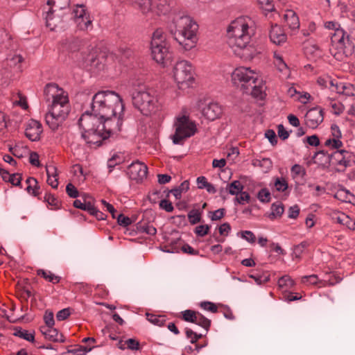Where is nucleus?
<instances>
[{
	"label": "nucleus",
	"instance_id": "obj_29",
	"mask_svg": "<svg viewBox=\"0 0 355 355\" xmlns=\"http://www.w3.org/2000/svg\"><path fill=\"white\" fill-rule=\"evenodd\" d=\"M37 275L38 276L43 277L45 280L53 284L59 283L61 279L60 277L55 275L49 270H45L43 269L37 270Z\"/></svg>",
	"mask_w": 355,
	"mask_h": 355
},
{
	"label": "nucleus",
	"instance_id": "obj_35",
	"mask_svg": "<svg viewBox=\"0 0 355 355\" xmlns=\"http://www.w3.org/2000/svg\"><path fill=\"white\" fill-rule=\"evenodd\" d=\"M146 318L150 322L159 327L164 326L166 322L164 315H157L147 313Z\"/></svg>",
	"mask_w": 355,
	"mask_h": 355
},
{
	"label": "nucleus",
	"instance_id": "obj_13",
	"mask_svg": "<svg viewBox=\"0 0 355 355\" xmlns=\"http://www.w3.org/2000/svg\"><path fill=\"white\" fill-rule=\"evenodd\" d=\"M331 164L340 167L338 171H344L345 168L351 165L352 153L345 150H336L331 154Z\"/></svg>",
	"mask_w": 355,
	"mask_h": 355
},
{
	"label": "nucleus",
	"instance_id": "obj_21",
	"mask_svg": "<svg viewBox=\"0 0 355 355\" xmlns=\"http://www.w3.org/2000/svg\"><path fill=\"white\" fill-rule=\"evenodd\" d=\"M83 65L84 67H98V58L96 55V51L93 50L86 49L81 51Z\"/></svg>",
	"mask_w": 355,
	"mask_h": 355
},
{
	"label": "nucleus",
	"instance_id": "obj_4",
	"mask_svg": "<svg viewBox=\"0 0 355 355\" xmlns=\"http://www.w3.org/2000/svg\"><path fill=\"white\" fill-rule=\"evenodd\" d=\"M175 31H171L174 39L185 51L194 48L197 44L196 33L198 25L189 16L179 17L173 20Z\"/></svg>",
	"mask_w": 355,
	"mask_h": 355
},
{
	"label": "nucleus",
	"instance_id": "obj_12",
	"mask_svg": "<svg viewBox=\"0 0 355 355\" xmlns=\"http://www.w3.org/2000/svg\"><path fill=\"white\" fill-rule=\"evenodd\" d=\"M104 124V119L92 110H86L78 120V125L83 131L101 130Z\"/></svg>",
	"mask_w": 355,
	"mask_h": 355
},
{
	"label": "nucleus",
	"instance_id": "obj_48",
	"mask_svg": "<svg viewBox=\"0 0 355 355\" xmlns=\"http://www.w3.org/2000/svg\"><path fill=\"white\" fill-rule=\"evenodd\" d=\"M330 105L332 108V112L336 115H340L344 111V105L340 102L331 101Z\"/></svg>",
	"mask_w": 355,
	"mask_h": 355
},
{
	"label": "nucleus",
	"instance_id": "obj_57",
	"mask_svg": "<svg viewBox=\"0 0 355 355\" xmlns=\"http://www.w3.org/2000/svg\"><path fill=\"white\" fill-rule=\"evenodd\" d=\"M21 175L19 173L11 174L7 182H10L14 186H20L21 182Z\"/></svg>",
	"mask_w": 355,
	"mask_h": 355
},
{
	"label": "nucleus",
	"instance_id": "obj_44",
	"mask_svg": "<svg viewBox=\"0 0 355 355\" xmlns=\"http://www.w3.org/2000/svg\"><path fill=\"white\" fill-rule=\"evenodd\" d=\"M257 198L261 202H268L270 200V193L268 189L266 188L261 189L258 192Z\"/></svg>",
	"mask_w": 355,
	"mask_h": 355
},
{
	"label": "nucleus",
	"instance_id": "obj_6",
	"mask_svg": "<svg viewBox=\"0 0 355 355\" xmlns=\"http://www.w3.org/2000/svg\"><path fill=\"white\" fill-rule=\"evenodd\" d=\"M166 35L162 29L154 31L150 42L151 55L154 60L164 67L172 60L173 53Z\"/></svg>",
	"mask_w": 355,
	"mask_h": 355
},
{
	"label": "nucleus",
	"instance_id": "obj_41",
	"mask_svg": "<svg viewBox=\"0 0 355 355\" xmlns=\"http://www.w3.org/2000/svg\"><path fill=\"white\" fill-rule=\"evenodd\" d=\"M336 221L340 224H344V222H349V224L347 225V227L350 230H354L355 228V222L352 221L348 216L343 213L340 214L336 217Z\"/></svg>",
	"mask_w": 355,
	"mask_h": 355
},
{
	"label": "nucleus",
	"instance_id": "obj_43",
	"mask_svg": "<svg viewBox=\"0 0 355 355\" xmlns=\"http://www.w3.org/2000/svg\"><path fill=\"white\" fill-rule=\"evenodd\" d=\"M291 173L293 178L300 176L302 178H304L306 175V170L305 168L300 165V164H294L291 167Z\"/></svg>",
	"mask_w": 355,
	"mask_h": 355
},
{
	"label": "nucleus",
	"instance_id": "obj_36",
	"mask_svg": "<svg viewBox=\"0 0 355 355\" xmlns=\"http://www.w3.org/2000/svg\"><path fill=\"white\" fill-rule=\"evenodd\" d=\"M44 200L51 206L53 209H59L60 208V201L51 193H46L44 197Z\"/></svg>",
	"mask_w": 355,
	"mask_h": 355
},
{
	"label": "nucleus",
	"instance_id": "obj_62",
	"mask_svg": "<svg viewBox=\"0 0 355 355\" xmlns=\"http://www.w3.org/2000/svg\"><path fill=\"white\" fill-rule=\"evenodd\" d=\"M141 229L143 232H145L149 235H155L157 233V229L152 225L146 224L141 225Z\"/></svg>",
	"mask_w": 355,
	"mask_h": 355
},
{
	"label": "nucleus",
	"instance_id": "obj_61",
	"mask_svg": "<svg viewBox=\"0 0 355 355\" xmlns=\"http://www.w3.org/2000/svg\"><path fill=\"white\" fill-rule=\"evenodd\" d=\"M26 183L27 184L26 190L28 193L31 194L33 191V189L34 188V186H37V180L35 178L29 177L26 179Z\"/></svg>",
	"mask_w": 355,
	"mask_h": 355
},
{
	"label": "nucleus",
	"instance_id": "obj_7",
	"mask_svg": "<svg viewBox=\"0 0 355 355\" xmlns=\"http://www.w3.org/2000/svg\"><path fill=\"white\" fill-rule=\"evenodd\" d=\"M70 112V105L67 96H61L59 100L53 101L51 109L45 116V121L49 127L56 131L67 118Z\"/></svg>",
	"mask_w": 355,
	"mask_h": 355
},
{
	"label": "nucleus",
	"instance_id": "obj_28",
	"mask_svg": "<svg viewBox=\"0 0 355 355\" xmlns=\"http://www.w3.org/2000/svg\"><path fill=\"white\" fill-rule=\"evenodd\" d=\"M133 6L139 9L144 15H148L152 10L151 0H130Z\"/></svg>",
	"mask_w": 355,
	"mask_h": 355
},
{
	"label": "nucleus",
	"instance_id": "obj_50",
	"mask_svg": "<svg viewBox=\"0 0 355 355\" xmlns=\"http://www.w3.org/2000/svg\"><path fill=\"white\" fill-rule=\"evenodd\" d=\"M302 283L305 284L315 285L318 282V277L316 275H311L302 277Z\"/></svg>",
	"mask_w": 355,
	"mask_h": 355
},
{
	"label": "nucleus",
	"instance_id": "obj_23",
	"mask_svg": "<svg viewBox=\"0 0 355 355\" xmlns=\"http://www.w3.org/2000/svg\"><path fill=\"white\" fill-rule=\"evenodd\" d=\"M269 36L271 42L277 45L284 43L287 40L286 35L277 25L272 26Z\"/></svg>",
	"mask_w": 355,
	"mask_h": 355
},
{
	"label": "nucleus",
	"instance_id": "obj_17",
	"mask_svg": "<svg viewBox=\"0 0 355 355\" xmlns=\"http://www.w3.org/2000/svg\"><path fill=\"white\" fill-rule=\"evenodd\" d=\"M67 93L63 89L59 87L56 83H48L44 89V99L46 102L52 103L59 100L61 96H67Z\"/></svg>",
	"mask_w": 355,
	"mask_h": 355
},
{
	"label": "nucleus",
	"instance_id": "obj_11",
	"mask_svg": "<svg viewBox=\"0 0 355 355\" xmlns=\"http://www.w3.org/2000/svg\"><path fill=\"white\" fill-rule=\"evenodd\" d=\"M257 74L250 68L240 67L234 69L232 73V80L233 83L241 87L243 92L250 89L251 84L257 82Z\"/></svg>",
	"mask_w": 355,
	"mask_h": 355
},
{
	"label": "nucleus",
	"instance_id": "obj_58",
	"mask_svg": "<svg viewBox=\"0 0 355 355\" xmlns=\"http://www.w3.org/2000/svg\"><path fill=\"white\" fill-rule=\"evenodd\" d=\"M159 205L162 209H164L167 212H172L173 211V206L172 203L166 199L162 200L159 202Z\"/></svg>",
	"mask_w": 355,
	"mask_h": 355
},
{
	"label": "nucleus",
	"instance_id": "obj_34",
	"mask_svg": "<svg viewBox=\"0 0 355 355\" xmlns=\"http://www.w3.org/2000/svg\"><path fill=\"white\" fill-rule=\"evenodd\" d=\"M193 323L202 327L206 331H208L211 326V320L205 317L200 312L197 313L195 322H193Z\"/></svg>",
	"mask_w": 355,
	"mask_h": 355
},
{
	"label": "nucleus",
	"instance_id": "obj_42",
	"mask_svg": "<svg viewBox=\"0 0 355 355\" xmlns=\"http://www.w3.org/2000/svg\"><path fill=\"white\" fill-rule=\"evenodd\" d=\"M278 285L279 287L291 288L294 286V281L288 275H284L279 279Z\"/></svg>",
	"mask_w": 355,
	"mask_h": 355
},
{
	"label": "nucleus",
	"instance_id": "obj_64",
	"mask_svg": "<svg viewBox=\"0 0 355 355\" xmlns=\"http://www.w3.org/2000/svg\"><path fill=\"white\" fill-rule=\"evenodd\" d=\"M242 238L245 239L250 243H254L256 240L255 235L251 231H243L241 232Z\"/></svg>",
	"mask_w": 355,
	"mask_h": 355
},
{
	"label": "nucleus",
	"instance_id": "obj_16",
	"mask_svg": "<svg viewBox=\"0 0 355 355\" xmlns=\"http://www.w3.org/2000/svg\"><path fill=\"white\" fill-rule=\"evenodd\" d=\"M73 15L74 21L80 29H87L92 24V21L83 5H77L73 10Z\"/></svg>",
	"mask_w": 355,
	"mask_h": 355
},
{
	"label": "nucleus",
	"instance_id": "obj_38",
	"mask_svg": "<svg viewBox=\"0 0 355 355\" xmlns=\"http://www.w3.org/2000/svg\"><path fill=\"white\" fill-rule=\"evenodd\" d=\"M351 196L352 194L347 189H340L336 191V193L334 195V197L340 201L347 202L348 200H350Z\"/></svg>",
	"mask_w": 355,
	"mask_h": 355
},
{
	"label": "nucleus",
	"instance_id": "obj_27",
	"mask_svg": "<svg viewBox=\"0 0 355 355\" xmlns=\"http://www.w3.org/2000/svg\"><path fill=\"white\" fill-rule=\"evenodd\" d=\"M284 18L286 24L291 29L295 30L299 28V18L294 11L291 10H287L284 16Z\"/></svg>",
	"mask_w": 355,
	"mask_h": 355
},
{
	"label": "nucleus",
	"instance_id": "obj_19",
	"mask_svg": "<svg viewBox=\"0 0 355 355\" xmlns=\"http://www.w3.org/2000/svg\"><path fill=\"white\" fill-rule=\"evenodd\" d=\"M203 116L210 121L219 118L223 113L221 106L217 103H210L202 111Z\"/></svg>",
	"mask_w": 355,
	"mask_h": 355
},
{
	"label": "nucleus",
	"instance_id": "obj_30",
	"mask_svg": "<svg viewBox=\"0 0 355 355\" xmlns=\"http://www.w3.org/2000/svg\"><path fill=\"white\" fill-rule=\"evenodd\" d=\"M13 335L21 338H23L27 341L34 342L35 340L34 331L30 333L28 332V331L24 329L21 327L15 328Z\"/></svg>",
	"mask_w": 355,
	"mask_h": 355
},
{
	"label": "nucleus",
	"instance_id": "obj_49",
	"mask_svg": "<svg viewBox=\"0 0 355 355\" xmlns=\"http://www.w3.org/2000/svg\"><path fill=\"white\" fill-rule=\"evenodd\" d=\"M209 228H210V227L208 225H198L195 228L194 232L198 236L202 237L209 233Z\"/></svg>",
	"mask_w": 355,
	"mask_h": 355
},
{
	"label": "nucleus",
	"instance_id": "obj_59",
	"mask_svg": "<svg viewBox=\"0 0 355 355\" xmlns=\"http://www.w3.org/2000/svg\"><path fill=\"white\" fill-rule=\"evenodd\" d=\"M265 136L268 139L269 141L272 146H275L277 144V136L273 130H266Z\"/></svg>",
	"mask_w": 355,
	"mask_h": 355
},
{
	"label": "nucleus",
	"instance_id": "obj_1",
	"mask_svg": "<svg viewBox=\"0 0 355 355\" xmlns=\"http://www.w3.org/2000/svg\"><path fill=\"white\" fill-rule=\"evenodd\" d=\"M90 108L104 119L105 124L115 125L118 120L123 124L124 104L120 95L114 91L96 92L92 98Z\"/></svg>",
	"mask_w": 355,
	"mask_h": 355
},
{
	"label": "nucleus",
	"instance_id": "obj_39",
	"mask_svg": "<svg viewBox=\"0 0 355 355\" xmlns=\"http://www.w3.org/2000/svg\"><path fill=\"white\" fill-rule=\"evenodd\" d=\"M275 187L277 191L284 192L288 187V182L284 178H276L275 180Z\"/></svg>",
	"mask_w": 355,
	"mask_h": 355
},
{
	"label": "nucleus",
	"instance_id": "obj_33",
	"mask_svg": "<svg viewBox=\"0 0 355 355\" xmlns=\"http://www.w3.org/2000/svg\"><path fill=\"white\" fill-rule=\"evenodd\" d=\"M188 220L191 225L200 223L202 219V211L197 209H193L187 214Z\"/></svg>",
	"mask_w": 355,
	"mask_h": 355
},
{
	"label": "nucleus",
	"instance_id": "obj_15",
	"mask_svg": "<svg viewBox=\"0 0 355 355\" xmlns=\"http://www.w3.org/2000/svg\"><path fill=\"white\" fill-rule=\"evenodd\" d=\"M324 119L323 110L318 107L308 110L304 116L306 125L312 129L316 128Z\"/></svg>",
	"mask_w": 355,
	"mask_h": 355
},
{
	"label": "nucleus",
	"instance_id": "obj_63",
	"mask_svg": "<svg viewBox=\"0 0 355 355\" xmlns=\"http://www.w3.org/2000/svg\"><path fill=\"white\" fill-rule=\"evenodd\" d=\"M46 171L47 177L58 178V174L57 173V168L53 165H49L46 166Z\"/></svg>",
	"mask_w": 355,
	"mask_h": 355
},
{
	"label": "nucleus",
	"instance_id": "obj_8",
	"mask_svg": "<svg viewBox=\"0 0 355 355\" xmlns=\"http://www.w3.org/2000/svg\"><path fill=\"white\" fill-rule=\"evenodd\" d=\"M121 123L118 120L115 125L112 124H104L103 129L92 131H82V137L85 142L92 146L96 145L99 146L102 144L103 141L110 137L112 134L121 131Z\"/></svg>",
	"mask_w": 355,
	"mask_h": 355
},
{
	"label": "nucleus",
	"instance_id": "obj_53",
	"mask_svg": "<svg viewBox=\"0 0 355 355\" xmlns=\"http://www.w3.org/2000/svg\"><path fill=\"white\" fill-rule=\"evenodd\" d=\"M121 163L120 157L114 155L107 161V167L109 168V172H112L113 168Z\"/></svg>",
	"mask_w": 355,
	"mask_h": 355
},
{
	"label": "nucleus",
	"instance_id": "obj_9",
	"mask_svg": "<svg viewBox=\"0 0 355 355\" xmlns=\"http://www.w3.org/2000/svg\"><path fill=\"white\" fill-rule=\"evenodd\" d=\"M175 134L171 137L174 144H181L187 138L194 135L197 131L194 122L188 116L182 115L176 118L174 123Z\"/></svg>",
	"mask_w": 355,
	"mask_h": 355
},
{
	"label": "nucleus",
	"instance_id": "obj_52",
	"mask_svg": "<svg viewBox=\"0 0 355 355\" xmlns=\"http://www.w3.org/2000/svg\"><path fill=\"white\" fill-rule=\"evenodd\" d=\"M210 218L211 220H218L223 218L225 214V209L224 208L218 209L214 211H210Z\"/></svg>",
	"mask_w": 355,
	"mask_h": 355
},
{
	"label": "nucleus",
	"instance_id": "obj_45",
	"mask_svg": "<svg viewBox=\"0 0 355 355\" xmlns=\"http://www.w3.org/2000/svg\"><path fill=\"white\" fill-rule=\"evenodd\" d=\"M200 306L204 310L209 311L211 313H216L218 311L217 306L211 302H202L200 304Z\"/></svg>",
	"mask_w": 355,
	"mask_h": 355
},
{
	"label": "nucleus",
	"instance_id": "obj_51",
	"mask_svg": "<svg viewBox=\"0 0 355 355\" xmlns=\"http://www.w3.org/2000/svg\"><path fill=\"white\" fill-rule=\"evenodd\" d=\"M66 192L69 197L73 198H76L79 196V192L78 189L71 183L67 184L66 187Z\"/></svg>",
	"mask_w": 355,
	"mask_h": 355
},
{
	"label": "nucleus",
	"instance_id": "obj_55",
	"mask_svg": "<svg viewBox=\"0 0 355 355\" xmlns=\"http://www.w3.org/2000/svg\"><path fill=\"white\" fill-rule=\"evenodd\" d=\"M116 218L117 219L118 224L123 227H127L132 223L131 219L129 217L124 216L123 214H119Z\"/></svg>",
	"mask_w": 355,
	"mask_h": 355
},
{
	"label": "nucleus",
	"instance_id": "obj_25",
	"mask_svg": "<svg viewBox=\"0 0 355 355\" xmlns=\"http://www.w3.org/2000/svg\"><path fill=\"white\" fill-rule=\"evenodd\" d=\"M313 160L315 164H318L322 168H328L331 165L330 154L324 152V150H320L315 153L313 157Z\"/></svg>",
	"mask_w": 355,
	"mask_h": 355
},
{
	"label": "nucleus",
	"instance_id": "obj_47",
	"mask_svg": "<svg viewBox=\"0 0 355 355\" xmlns=\"http://www.w3.org/2000/svg\"><path fill=\"white\" fill-rule=\"evenodd\" d=\"M93 347H87L81 345H76L74 349L69 350V352L76 355H85L87 352H90Z\"/></svg>",
	"mask_w": 355,
	"mask_h": 355
},
{
	"label": "nucleus",
	"instance_id": "obj_46",
	"mask_svg": "<svg viewBox=\"0 0 355 355\" xmlns=\"http://www.w3.org/2000/svg\"><path fill=\"white\" fill-rule=\"evenodd\" d=\"M236 197L235 198V200L241 205H244L245 202H249L250 200V194L246 191H241V193H239V195H236Z\"/></svg>",
	"mask_w": 355,
	"mask_h": 355
},
{
	"label": "nucleus",
	"instance_id": "obj_56",
	"mask_svg": "<svg viewBox=\"0 0 355 355\" xmlns=\"http://www.w3.org/2000/svg\"><path fill=\"white\" fill-rule=\"evenodd\" d=\"M44 320L46 324L45 327H53L55 324L53 313L52 311H46L44 315Z\"/></svg>",
	"mask_w": 355,
	"mask_h": 355
},
{
	"label": "nucleus",
	"instance_id": "obj_24",
	"mask_svg": "<svg viewBox=\"0 0 355 355\" xmlns=\"http://www.w3.org/2000/svg\"><path fill=\"white\" fill-rule=\"evenodd\" d=\"M54 10L52 8H49V10L46 12V26L49 28L51 31H54L56 27L62 21V19L58 15L54 14Z\"/></svg>",
	"mask_w": 355,
	"mask_h": 355
},
{
	"label": "nucleus",
	"instance_id": "obj_10",
	"mask_svg": "<svg viewBox=\"0 0 355 355\" xmlns=\"http://www.w3.org/2000/svg\"><path fill=\"white\" fill-rule=\"evenodd\" d=\"M173 76L179 87H189L194 80L193 69L191 63L187 60L177 62L173 68Z\"/></svg>",
	"mask_w": 355,
	"mask_h": 355
},
{
	"label": "nucleus",
	"instance_id": "obj_14",
	"mask_svg": "<svg viewBox=\"0 0 355 355\" xmlns=\"http://www.w3.org/2000/svg\"><path fill=\"white\" fill-rule=\"evenodd\" d=\"M148 167L147 166L138 160L133 162L130 164L127 169V175L133 180L137 182L142 181L147 177Z\"/></svg>",
	"mask_w": 355,
	"mask_h": 355
},
{
	"label": "nucleus",
	"instance_id": "obj_31",
	"mask_svg": "<svg viewBox=\"0 0 355 355\" xmlns=\"http://www.w3.org/2000/svg\"><path fill=\"white\" fill-rule=\"evenodd\" d=\"M244 187L239 180H234L227 185L226 191L231 195H239Z\"/></svg>",
	"mask_w": 355,
	"mask_h": 355
},
{
	"label": "nucleus",
	"instance_id": "obj_3",
	"mask_svg": "<svg viewBox=\"0 0 355 355\" xmlns=\"http://www.w3.org/2000/svg\"><path fill=\"white\" fill-rule=\"evenodd\" d=\"M324 27L334 31V33L331 36L330 52L336 60H342L354 52V44L349 39V35H347L338 22L327 21L324 23Z\"/></svg>",
	"mask_w": 355,
	"mask_h": 355
},
{
	"label": "nucleus",
	"instance_id": "obj_32",
	"mask_svg": "<svg viewBox=\"0 0 355 355\" xmlns=\"http://www.w3.org/2000/svg\"><path fill=\"white\" fill-rule=\"evenodd\" d=\"M271 213L269 214L268 218L274 220L277 217H281L284 211V208L282 202L273 203L271 205Z\"/></svg>",
	"mask_w": 355,
	"mask_h": 355
},
{
	"label": "nucleus",
	"instance_id": "obj_5",
	"mask_svg": "<svg viewBox=\"0 0 355 355\" xmlns=\"http://www.w3.org/2000/svg\"><path fill=\"white\" fill-rule=\"evenodd\" d=\"M132 103L146 116L157 112L161 106L157 92L146 85L140 86L132 94Z\"/></svg>",
	"mask_w": 355,
	"mask_h": 355
},
{
	"label": "nucleus",
	"instance_id": "obj_18",
	"mask_svg": "<svg viewBox=\"0 0 355 355\" xmlns=\"http://www.w3.org/2000/svg\"><path fill=\"white\" fill-rule=\"evenodd\" d=\"M43 128L42 124L35 119H30L26 124L25 135L32 141L40 140Z\"/></svg>",
	"mask_w": 355,
	"mask_h": 355
},
{
	"label": "nucleus",
	"instance_id": "obj_2",
	"mask_svg": "<svg viewBox=\"0 0 355 355\" xmlns=\"http://www.w3.org/2000/svg\"><path fill=\"white\" fill-rule=\"evenodd\" d=\"M249 21L248 17H239L232 21L227 28L229 46L245 59H252L255 55L254 47L250 44L254 30L250 27Z\"/></svg>",
	"mask_w": 355,
	"mask_h": 355
},
{
	"label": "nucleus",
	"instance_id": "obj_54",
	"mask_svg": "<svg viewBox=\"0 0 355 355\" xmlns=\"http://www.w3.org/2000/svg\"><path fill=\"white\" fill-rule=\"evenodd\" d=\"M126 348L130 350H139L140 344L139 342L135 338H129L125 340Z\"/></svg>",
	"mask_w": 355,
	"mask_h": 355
},
{
	"label": "nucleus",
	"instance_id": "obj_40",
	"mask_svg": "<svg viewBox=\"0 0 355 355\" xmlns=\"http://www.w3.org/2000/svg\"><path fill=\"white\" fill-rule=\"evenodd\" d=\"M198 311L187 309L182 312V318L186 322H195L196 316Z\"/></svg>",
	"mask_w": 355,
	"mask_h": 355
},
{
	"label": "nucleus",
	"instance_id": "obj_26",
	"mask_svg": "<svg viewBox=\"0 0 355 355\" xmlns=\"http://www.w3.org/2000/svg\"><path fill=\"white\" fill-rule=\"evenodd\" d=\"M250 89H248L243 91V93L250 94L254 98L262 99L264 96L262 80L257 78V82L252 83L249 87Z\"/></svg>",
	"mask_w": 355,
	"mask_h": 355
},
{
	"label": "nucleus",
	"instance_id": "obj_22",
	"mask_svg": "<svg viewBox=\"0 0 355 355\" xmlns=\"http://www.w3.org/2000/svg\"><path fill=\"white\" fill-rule=\"evenodd\" d=\"M41 333L44 336L45 338L53 342L64 343V339L62 334H58V331L53 327H41Z\"/></svg>",
	"mask_w": 355,
	"mask_h": 355
},
{
	"label": "nucleus",
	"instance_id": "obj_60",
	"mask_svg": "<svg viewBox=\"0 0 355 355\" xmlns=\"http://www.w3.org/2000/svg\"><path fill=\"white\" fill-rule=\"evenodd\" d=\"M70 315V310L69 308L63 309L59 311L56 314V318L58 321L66 320Z\"/></svg>",
	"mask_w": 355,
	"mask_h": 355
},
{
	"label": "nucleus",
	"instance_id": "obj_20",
	"mask_svg": "<svg viewBox=\"0 0 355 355\" xmlns=\"http://www.w3.org/2000/svg\"><path fill=\"white\" fill-rule=\"evenodd\" d=\"M331 130L333 138L327 139L324 142V146L331 147L333 149H338L343 146V143L340 140L341 132L336 124H332Z\"/></svg>",
	"mask_w": 355,
	"mask_h": 355
},
{
	"label": "nucleus",
	"instance_id": "obj_37",
	"mask_svg": "<svg viewBox=\"0 0 355 355\" xmlns=\"http://www.w3.org/2000/svg\"><path fill=\"white\" fill-rule=\"evenodd\" d=\"M157 10L159 15H166L170 11V3L168 0H158Z\"/></svg>",
	"mask_w": 355,
	"mask_h": 355
}]
</instances>
